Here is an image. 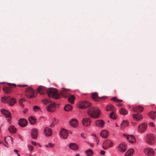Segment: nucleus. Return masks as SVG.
<instances>
[{
	"label": "nucleus",
	"mask_w": 156,
	"mask_h": 156,
	"mask_svg": "<svg viewBox=\"0 0 156 156\" xmlns=\"http://www.w3.org/2000/svg\"><path fill=\"white\" fill-rule=\"evenodd\" d=\"M46 91L49 97L58 99L59 97V95L57 94V90L55 88H50L47 90L45 87L41 86H39L37 88V92L41 94H44Z\"/></svg>",
	"instance_id": "nucleus-1"
},
{
	"label": "nucleus",
	"mask_w": 156,
	"mask_h": 156,
	"mask_svg": "<svg viewBox=\"0 0 156 156\" xmlns=\"http://www.w3.org/2000/svg\"><path fill=\"white\" fill-rule=\"evenodd\" d=\"M88 115L94 119H97L100 115L101 112L100 110L97 107H92L87 110Z\"/></svg>",
	"instance_id": "nucleus-2"
},
{
	"label": "nucleus",
	"mask_w": 156,
	"mask_h": 156,
	"mask_svg": "<svg viewBox=\"0 0 156 156\" xmlns=\"http://www.w3.org/2000/svg\"><path fill=\"white\" fill-rule=\"evenodd\" d=\"M145 140L146 143L150 145H153L156 142V138L154 134H149L146 136Z\"/></svg>",
	"instance_id": "nucleus-3"
},
{
	"label": "nucleus",
	"mask_w": 156,
	"mask_h": 156,
	"mask_svg": "<svg viewBox=\"0 0 156 156\" xmlns=\"http://www.w3.org/2000/svg\"><path fill=\"white\" fill-rule=\"evenodd\" d=\"M1 100L3 102L8 103L10 106L13 105L16 102L15 98L10 97H2Z\"/></svg>",
	"instance_id": "nucleus-4"
},
{
	"label": "nucleus",
	"mask_w": 156,
	"mask_h": 156,
	"mask_svg": "<svg viewBox=\"0 0 156 156\" xmlns=\"http://www.w3.org/2000/svg\"><path fill=\"white\" fill-rule=\"evenodd\" d=\"M91 105V104L88 101H82L79 103V107L81 109L86 108Z\"/></svg>",
	"instance_id": "nucleus-5"
},
{
	"label": "nucleus",
	"mask_w": 156,
	"mask_h": 156,
	"mask_svg": "<svg viewBox=\"0 0 156 156\" xmlns=\"http://www.w3.org/2000/svg\"><path fill=\"white\" fill-rule=\"evenodd\" d=\"M7 84L10 86L9 87L6 86H4L3 88V90L5 93L9 94L12 91V87H16V85L15 83H8Z\"/></svg>",
	"instance_id": "nucleus-6"
},
{
	"label": "nucleus",
	"mask_w": 156,
	"mask_h": 156,
	"mask_svg": "<svg viewBox=\"0 0 156 156\" xmlns=\"http://www.w3.org/2000/svg\"><path fill=\"white\" fill-rule=\"evenodd\" d=\"M34 91L30 87L27 88L26 90V95L29 98L34 97Z\"/></svg>",
	"instance_id": "nucleus-7"
},
{
	"label": "nucleus",
	"mask_w": 156,
	"mask_h": 156,
	"mask_svg": "<svg viewBox=\"0 0 156 156\" xmlns=\"http://www.w3.org/2000/svg\"><path fill=\"white\" fill-rule=\"evenodd\" d=\"M1 112L7 118V121L10 122L11 118V113L9 111L3 109H1Z\"/></svg>",
	"instance_id": "nucleus-8"
},
{
	"label": "nucleus",
	"mask_w": 156,
	"mask_h": 156,
	"mask_svg": "<svg viewBox=\"0 0 156 156\" xmlns=\"http://www.w3.org/2000/svg\"><path fill=\"white\" fill-rule=\"evenodd\" d=\"M147 129V125L145 123H143L138 126V130L140 133H143L146 131Z\"/></svg>",
	"instance_id": "nucleus-9"
},
{
	"label": "nucleus",
	"mask_w": 156,
	"mask_h": 156,
	"mask_svg": "<svg viewBox=\"0 0 156 156\" xmlns=\"http://www.w3.org/2000/svg\"><path fill=\"white\" fill-rule=\"evenodd\" d=\"M62 90L61 91L60 94L58 93V92H57V94L59 95V97L58 99L59 98L60 95H61L64 98H66L70 94L68 92V90L64 88H62Z\"/></svg>",
	"instance_id": "nucleus-10"
},
{
	"label": "nucleus",
	"mask_w": 156,
	"mask_h": 156,
	"mask_svg": "<svg viewBox=\"0 0 156 156\" xmlns=\"http://www.w3.org/2000/svg\"><path fill=\"white\" fill-rule=\"evenodd\" d=\"M118 150L122 152H124L127 149V145L125 143H121L118 147Z\"/></svg>",
	"instance_id": "nucleus-11"
},
{
	"label": "nucleus",
	"mask_w": 156,
	"mask_h": 156,
	"mask_svg": "<svg viewBox=\"0 0 156 156\" xmlns=\"http://www.w3.org/2000/svg\"><path fill=\"white\" fill-rule=\"evenodd\" d=\"M145 153L146 154L149 156H152L154 154V150L151 148H147L144 150Z\"/></svg>",
	"instance_id": "nucleus-12"
},
{
	"label": "nucleus",
	"mask_w": 156,
	"mask_h": 156,
	"mask_svg": "<svg viewBox=\"0 0 156 156\" xmlns=\"http://www.w3.org/2000/svg\"><path fill=\"white\" fill-rule=\"evenodd\" d=\"M56 104L54 103H51L47 107L48 111L50 112H54L55 110Z\"/></svg>",
	"instance_id": "nucleus-13"
},
{
	"label": "nucleus",
	"mask_w": 156,
	"mask_h": 156,
	"mask_svg": "<svg viewBox=\"0 0 156 156\" xmlns=\"http://www.w3.org/2000/svg\"><path fill=\"white\" fill-rule=\"evenodd\" d=\"M68 135V132L67 130L64 129H62L60 133V136L62 138L66 139Z\"/></svg>",
	"instance_id": "nucleus-14"
},
{
	"label": "nucleus",
	"mask_w": 156,
	"mask_h": 156,
	"mask_svg": "<svg viewBox=\"0 0 156 156\" xmlns=\"http://www.w3.org/2000/svg\"><path fill=\"white\" fill-rule=\"evenodd\" d=\"M124 136H126V139L130 143H134L136 142V139L134 136L132 135L126 136V134H123Z\"/></svg>",
	"instance_id": "nucleus-15"
},
{
	"label": "nucleus",
	"mask_w": 156,
	"mask_h": 156,
	"mask_svg": "<svg viewBox=\"0 0 156 156\" xmlns=\"http://www.w3.org/2000/svg\"><path fill=\"white\" fill-rule=\"evenodd\" d=\"M27 124V121L24 119H20L18 122L19 125L22 127L26 126Z\"/></svg>",
	"instance_id": "nucleus-16"
},
{
	"label": "nucleus",
	"mask_w": 156,
	"mask_h": 156,
	"mask_svg": "<svg viewBox=\"0 0 156 156\" xmlns=\"http://www.w3.org/2000/svg\"><path fill=\"white\" fill-rule=\"evenodd\" d=\"M44 133L47 136H49L52 134V130L51 129L47 127L44 129Z\"/></svg>",
	"instance_id": "nucleus-17"
},
{
	"label": "nucleus",
	"mask_w": 156,
	"mask_h": 156,
	"mask_svg": "<svg viewBox=\"0 0 156 156\" xmlns=\"http://www.w3.org/2000/svg\"><path fill=\"white\" fill-rule=\"evenodd\" d=\"M37 130L36 128L33 129L31 132V136L34 139H36L37 137Z\"/></svg>",
	"instance_id": "nucleus-18"
},
{
	"label": "nucleus",
	"mask_w": 156,
	"mask_h": 156,
	"mask_svg": "<svg viewBox=\"0 0 156 156\" xmlns=\"http://www.w3.org/2000/svg\"><path fill=\"white\" fill-rule=\"evenodd\" d=\"M92 98L95 101H98L101 98L103 99L105 98V97H99L98 96V93L96 92L93 93L92 94Z\"/></svg>",
	"instance_id": "nucleus-19"
},
{
	"label": "nucleus",
	"mask_w": 156,
	"mask_h": 156,
	"mask_svg": "<svg viewBox=\"0 0 156 156\" xmlns=\"http://www.w3.org/2000/svg\"><path fill=\"white\" fill-rule=\"evenodd\" d=\"M133 119L137 121H139L143 118V116L140 114L137 113L133 115Z\"/></svg>",
	"instance_id": "nucleus-20"
},
{
	"label": "nucleus",
	"mask_w": 156,
	"mask_h": 156,
	"mask_svg": "<svg viewBox=\"0 0 156 156\" xmlns=\"http://www.w3.org/2000/svg\"><path fill=\"white\" fill-rule=\"evenodd\" d=\"M95 124L97 126L102 128L105 125V122L102 120H98L95 121Z\"/></svg>",
	"instance_id": "nucleus-21"
},
{
	"label": "nucleus",
	"mask_w": 156,
	"mask_h": 156,
	"mask_svg": "<svg viewBox=\"0 0 156 156\" xmlns=\"http://www.w3.org/2000/svg\"><path fill=\"white\" fill-rule=\"evenodd\" d=\"M90 123L91 121L90 118H84L82 120V123L84 126H87L90 125Z\"/></svg>",
	"instance_id": "nucleus-22"
},
{
	"label": "nucleus",
	"mask_w": 156,
	"mask_h": 156,
	"mask_svg": "<svg viewBox=\"0 0 156 156\" xmlns=\"http://www.w3.org/2000/svg\"><path fill=\"white\" fill-rule=\"evenodd\" d=\"M144 108L141 106L135 107L132 108L133 111L136 112H141L143 111Z\"/></svg>",
	"instance_id": "nucleus-23"
},
{
	"label": "nucleus",
	"mask_w": 156,
	"mask_h": 156,
	"mask_svg": "<svg viewBox=\"0 0 156 156\" xmlns=\"http://www.w3.org/2000/svg\"><path fill=\"white\" fill-rule=\"evenodd\" d=\"M69 124L71 126L76 127L77 126V122L76 119H73L70 121Z\"/></svg>",
	"instance_id": "nucleus-24"
},
{
	"label": "nucleus",
	"mask_w": 156,
	"mask_h": 156,
	"mask_svg": "<svg viewBox=\"0 0 156 156\" xmlns=\"http://www.w3.org/2000/svg\"><path fill=\"white\" fill-rule=\"evenodd\" d=\"M108 132L107 130H103L100 133L101 136L103 138H106L108 136Z\"/></svg>",
	"instance_id": "nucleus-25"
},
{
	"label": "nucleus",
	"mask_w": 156,
	"mask_h": 156,
	"mask_svg": "<svg viewBox=\"0 0 156 156\" xmlns=\"http://www.w3.org/2000/svg\"><path fill=\"white\" fill-rule=\"evenodd\" d=\"M112 142L109 140H106L103 143V144L109 147H112Z\"/></svg>",
	"instance_id": "nucleus-26"
},
{
	"label": "nucleus",
	"mask_w": 156,
	"mask_h": 156,
	"mask_svg": "<svg viewBox=\"0 0 156 156\" xmlns=\"http://www.w3.org/2000/svg\"><path fill=\"white\" fill-rule=\"evenodd\" d=\"M150 118L152 120H154L156 118V113L154 111H151L148 113Z\"/></svg>",
	"instance_id": "nucleus-27"
},
{
	"label": "nucleus",
	"mask_w": 156,
	"mask_h": 156,
	"mask_svg": "<svg viewBox=\"0 0 156 156\" xmlns=\"http://www.w3.org/2000/svg\"><path fill=\"white\" fill-rule=\"evenodd\" d=\"M134 152V150L133 149H129L125 153V156H131Z\"/></svg>",
	"instance_id": "nucleus-28"
},
{
	"label": "nucleus",
	"mask_w": 156,
	"mask_h": 156,
	"mask_svg": "<svg viewBox=\"0 0 156 156\" xmlns=\"http://www.w3.org/2000/svg\"><path fill=\"white\" fill-rule=\"evenodd\" d=\"M106 109L107 111H112V112H114L115 109L114 107L111 105H107L106 107Z\"/></svg>",
	"instance_id": "nucleus-29"
},
{
	"label": "nucleus",
	"mask_w": 156,
	"mask_h": 156,
	"mask_svg": "<svg viewBox=\"0 0 156 156\" xmlns=\"http://www.w3.org/2000/svg\"><path fill=\"white\" fill-rule=\"evenodd\" d=\"M28 119L31 124H34L35 123L36 121V119L34 117L31 116L29 117Z\"/></svg>",
	"instance_id": "nucleus-30"
},
{
	"label": "nucleus",
	"mask_w": 156,
	"mask_h": 156,
	"mask_svg": "<svg viewBox=\"0 0 156 156\" xmlns=\"http://www.w3.org/2000/svg\"><path fill=\"white\" fill-rule=\"evenodd\" d=\"M8 129L11 133H16L17 130L16 128L13 125L10 126L8 128Z\"/></svg>",
	"instance_id": "nucleus-31"
},
{
	"label": "nucleus",
	"mask_w": 156,
	"mask_h": 156,
	"mask_svg": "<svg viewBox=\"0 0 156 156\" xmlns=\"http://www.w3.org/2000/svg\"><path fill=\"white\" fill-rule=\"evenodd\" d=\"M69 147L74 150H76L78 148L77 146L74 143H70L69 145Z\"/></svg>",
	"instance_id": "nucleus-32"
},
{
	"label": "nucleus",
	"mask_w": 156,
	"mask_h": 156,
	"mask_svg": "<svg viewBox=\"0 0 156 156\" xmlns=\"http://www.w3.org/2000/svg\"><path fill=\"white\" fill-rule=\"evenodd\" d=\"M119 113L121 115H126L127 114L128 111L124 108H121L119 110Z\"/></svg>",
	"instance_id": "nucleus-33"
},
{
	"label": "nucleus",
	"mask_w": 156,
	"mask_h": 156,
	"mask_svg": "<svg viewBox=\"0 0 156 156\" xmlns=\"http://www.w3.org/2000/svg\"><path fill=\"white\" fill-rule=\"evenodd\" d=\"M75 98L74 95H72L69 97L68 101L69 103L72 104H73L74 103V101Z\"/></svg>",
	"instance_id": "nucleus-34"
},
{
	"label": "nucleus",
	"mask_w": 156,
	"mask_h": 156,
	"mask_svg": "<svg viewBox=\"0 0 156 156\" xmlns=\"http://www.w3.org/2000/svg\"><path fill=\"white\" fill-rule=\"evenodd\" d=\"M72 107L71 105L68 104L66 105L64 108V110L66 111H69L72 109Z\"/></svg>",
	"instance_id": "nucleus-35"
},
{
	"label": "nucleus",
	"mask_w": 156,
	"mask_h": 156,
	"mask_svg": "<svg viewBox=\"0 0 156 156\" xmlns=\"http://www.w3.org/2000/svg\"><path fill=\"white\" fill-rule=\"evenodd\" d=\"M87 156H92L93 154V152L91 149H88L85 151Z\"/></svg>",
	"instance_id": "nucleus-36"
},
{
	"label": "nucleus",
	"mask_w": 156,
	"mask_h": 156,
	"mask_svg": "<svg viewBox=\"0 0 156 156\" xmlns=\"http://www.w3.org/2000/svg\"><path fill=\"white\" fill-rule=\"evenodd\" d=\"M128 125V122L127 121L124 120L123 121L121 124V128H123L126 126Z\"/></svg>",
	"instance_id": "nucleus-37"
},
{
	"label": "nucleus",
	"mask_w": 156,
	"mask_h": 156,
	"mask_svg": "<svg viewBox=\"0 0 156 156\" xmlns=\"http://www.w3.org/2000/svg\"><path fill=\"white\" fill-rule=\"evenodd\" d=\"M111 100L115 102L119 103L120 102H122V100H119L116 98V97H114L112 98Z\"/></svg>",
	"instance_id": "nucleus-38"
},
{
	"label": "nucleus",
	"mask_w": 156,
	"mask_h": 156,
	"mask_svg": "<svg viewBox=\"0 0 156 156\" xmlns=\"http://www.w3.org/2000/svg\"><path fill=\"white\" fill-rule=\"evenodd\" d=\"M110 117L113 119H116V117L115 114L114 112H113L110 114Z\"/></svg>",
	"instance_id": "nucleus-39"
},
{
	"label": "nucleus",
	"mask_w": 156,
	"mask_h": 156,
	"mask_svg": "<svg viewBox=\"0 0 156 156\" xmlns=\"http://www.w3.org/2000/svg\"><path fill=\"white\" fill-rule=\"evenodd\" d=\"M33 109L34 111L37 112L40 110V108L37 106H35L33 107Z\"/></svg>",
	"instance_id": "nucleus-40"
},
{
	"label": "nucleus",
	"mask_w": 156,
	"mask_h": 156,
	"mask_svg": "<svg viewBox=\"0 0 156 156\" xmlns=\"http://www.w3.org/2000/svg\"><path fill=\"white\" fill-rule=\"evenodd\" d=\"M28 147L29 151L30 152H32L34 150V147L30 144H28Z\"/></svg>",
	"instance_id": "nucleus-41"
},
{
	"label": "nucleus",
	"mask_w": 156,
	"mask_h": 156,
	"mask_svg": "<svg viewBox=\"0 0 156 156\" xmlns=\"http://www.w3.org/2000/svg\"><path fill=\"white\" fill-rule=\"evenodd\" d=\"M7 139L9 141H10L11 144H12L13 143V139L12 137L10 136H8L7 137Z\"/></svg>",
	"instance_id": "nucleus-42"
},
{
	"label": "nucleus",
	"mask_w": 156,
	"mask_h": 156,
	"mask_svg": "<svg viewBox=\"0 0 156 156\" xmlns=\"http://www.w3.org/2000/svg\"><path fill=\"white\" fill-rule=\"evenodd\" d=\"M55 144H52L51 143H49L48 145H46L45 146L47 147H49V146L51 147H53L54 146Z\"/></svg>",
	"instance_id": "nucleus-43"
},
{
	"label": "nucleus",
	"mask_w": 156,
	"mask_h": 156,
	"mask_svg": "<svg viewBox=\"0 0 156 156\" xmlns=\"http://www.w3.org/2000/svg\"><path fill=\"white\" fill-rule=\"evenodd\" d=\"M25 101V100L23 98H21L19 100V104L21 106H22L23 107V105L22 104V103L24 101Z\"/></svg>",
	"instance_id": "nucleus-44"
},
{
	"label": "nucleus",
	"mask_w": 156,
	"mask_h": 156,
	"mask_svg": "<svg viewBox=\"0 0 156 156\" xmlns=\"http://www.w3.org/2000/svg\"><path fill=\"white\" fill-rule=\"evenodd\" d=\"M17 86L19 87H24L28 86V85L25 84H18Z\"/></svg>",
	"instance_id": "nucleus-45"
},
{
	"label": "nucleus",
	"mask_w": 156,
	"mask_h": 156,
	"mask_svg": "<svg viewBox=\"0 0 156 156\" xmlns=\"http://www.w3.org/2000/svg\"><path fill=\"white\" fill-rule=\"evenodd\" d=\"M58 120H56L55 118H53V122L55 124H56L58 122Z\"/></svg>",
	"instance_id": "nucleus-46"
},
{
	"label": "nucleus",
	"mask_w": 156,
	"mask_h": 156,
	"mask_svg": "<svg viewBox=\"0 0 156 156\" xmlns=\"http://www.w3.org/2000/svg\"><path fill=\"white\" fill-rule=\"evenodd\" d=\"M81 137H82L84 138H86V134H84V133H82L81 134Z\"/></svg>",
	"instance_id": "nucleus-47"
},
{
	"label": "nucleus",
	"mask_w": 156,
	"mask_h": 156,
	"mask_svg": "<svg viewBox=\"0 0 156 156\" xmlns=\"http://www.w3.org/2000/svg\"><path fill=\"white\" fill-rule=\"evenodd\" d=\"M149 125L151 127H154V123L152 122H151L149 123Z\"/></svg>",
	"instance_id": "nucleus-48"
},
{
	"label": "nucleus",
	"mask_w": 156,
	"mask_h": 156,
	"mask_svg": "<svg viewBox=\"0 0 156 156\" xmlns=\"http://www.w3.org/2000/svg\"><path fill=\"white\" fill-rule=\"evenodd\" d=\"M105 152L102 150H101L100 151V154L101 155H104L105 154Z\"/></svg>",
	"instance_id": "nucleus-49"
},
{
	"label": "nucleus",
	"mask_w": 156,
	"mask_h": 156,
	"mask_svg": "<svg viewBox=\"0 0 156 156\" xmlns=\"http://www.w3.org/2000/svg\"><path fill=\"white\" fill-rule=\"evenodd\" d=\"M31 144L34 146H36L37 145V144L36 142H34V141H31Z\"/></svg>",
	"instance_id": "nucleus-50"
},
{
	"label": "nucleus",
	"mask_w": 156,
	"mask_h": 156,
	"mask_svg": "<svg viewBox=\"0 0 156 156\" xmlns=\"http://www.w3.org/2000/svg\"><path fill=\"white\" fill-rule=\"evenodd\" d=\"M103 147L104 150H106L109 148V147H108L106 146L104 144L103 146Z\"/></svg>",
	"instance_id": "nucleus-51"
},
{
	"label": "nucleus",
	"mask_w": 156,
	"mask_h": 156,
	"mask_svg": "<svg viewBox=\"0 0 156 156\" xmlns=\"http://www.w3.org/2000/svg\"><path fill=\"white\" fill-rule=\"evenodd\" d=\"M55 125V124H54V123H53L52 122V123H51L50 125V126L51 127H54V125Z\"/></svg>",
	"instance_id": "nucleus-52"
},
{
	"label": "nucleus",
	"mask_w": 156,
	"mask_h": 156,
	"mask_svg": "<svg viewBox=\"0 0 156 156\" xmlns=\"http://www.w3.org/2000/svg\"><path fill=\"white\" fill-rule=\"evenodd\" d=\"M49 102H51V101L49 100L48 99H46L45 101V103H48Z\"/></svg>",
	"instance_id": "nucleus-53"
},
{
	"label": "nucleus",
	"mask_w": 156,
	"mask_h": 156,
	"mask_svg": "<svg viewBox=\"0 0 156 156\" xmlns=\"http://www.w3.org/2000/svg\"><path fill=\"white\" fill-rule=\"evenodd\" d=\"M96 140L97 142V144H98L99 142V140L96 137Z\"/></svg>",
	"instance_id": "nucleus-54"
},
{
	"label": "nucleus",
	"mask_w": 156,
	"mask_h": 156,
	"mask_svg": "<svg viewBox=\"0 0 156 156\" xmlns=\"http://www.w3.org/2000/svg\"><path fill=\"white\" fill-rule=\"evenodd\" d=\"M27 110H28L27 109H25L23 111V112L24 114H25L27 112Z\"/></svg>",
	"instance_id": "nucleus-55"
},
{
	"label": "nucleus",
	"mask_w": 156,
	"mask_h": 156,
	"mask_svg": "<svg viewBox=\"0 0 156 156\" xmlns=\"http://www.w3.org/2000/svg\"><path fill=\"white\" fill-rule=\"evenodd\" d=\"M7 138V137H5L4 138V141H5V143L7 144H8V143H7V141L6 140V138Z\"/></svg>",
	"instance_id": "nucleus-56"
},
{
	"label": "nucleus",
	"mask_w": 156,
	"mask_h": 156,
	"mask_svg": "<svg viewBox=\"0 0 156 156\" xmlns=\"http://www.w3.org/2000/svg\"><path fill=\"white\" fill-rule=\"evenodd\" d=\"M122 104H118L117 105L119 107H120V106H122Z\"/></svg>",
	"instance_id": "nucleus-57"
},
{
	"label": "nucleus",
	"mask_w": 156,
	"mask_h": 156,
	"mask_svg": "<svg viewBox=\"0 0 156 156\" xmlns=\"http://www.w3.org/2000/svg\"><path fill=\"white\" fill-rule=\"evenodd\" d=\"M14 151L16 153H17V154L18 153V151L17 150H16V149H14Z\"/></svg>",
	"instance_id": "nucleus-58"
},
{
	"label": "nucleus",
	"mask_w": 156,
	"mask_h": 156,
	"mask_svg": "<svg viewBox=\"0 0 156 156\" xmlns=\"http://www.w3.org/2000/svg\"><path fill=\"white\" fill-rule=\"evenodd\" d=\"M90 145L91 147H94V145L93 144L90 143Z\"/></svg>",
	"instance_id": "nucleus-59"
},
{
	"label": "nucleus",
	"mask_w": 156,
	"mask_h": 156,
	"mask_svg": "<svg viewBox=\"0 0 156 156\" xmlns=\"http://www.w3.org/2000/svg\"><path fill=\"white\" fill-rule=\"evenodd\" d=\"M7 144H6V143H5V144H3V145H4V146L6 147H7Z\"/></svg>",
	"instance_id": "nucleus-60"
},
{
	"label": "nucleus",
	"mask_w": 156,
	"mask_h": 156,
	"mask_svg": "<svg viewBox=\"0 0 156 156\" xmlns=\"http://www.w3.org/2000/svg\"><path fill=\"white\" fill-rule=\"evenodd\" d=\"M37 144L40 147H41V146L39 144Z\"/></svg>",
	"instance_id": "nucleus-61"
},
{
	"label": "nucleus",
	"mask_w": 156,
	"mask_h": 156,
	"mask_svg": "<svg viewBox=\"0 0 156 156\" xmlns=\"http://www.w3.org/2000/svg\"><path fill=\"white\" fill-rule=\"evenodd\" d=\"M69 133L70 134L72 133V131H69Z\"/></svg>",
	"instance_id": "nucleus-62"
},
{
	"label": "nucleus",
	"mask_w": 156,
	"mask_h": 156,
	"mask_svg": "<svg viewBox=\"0 0 156 156\" xmlns=\"http://www.w3.org/2000/svg\"><path fill=\"white\" fill-rule=\"evenodd\" d=\"M115 126L116 127H119V126L116 124H115Z\"/></svg>",
	"instance_id": "nucleus-63"
},
{
	"label": "nucleus",
	"mask_w": 156,
	"mask_h": 156,
	"mask_svg": "<svg viewBox=\"0 0 156 156\" xmlns=\"http://www.w3.org/2000/svg\"><path fill=\"white\" fill-rule=\"evenodd\" d=\"M75 156H80L79 154H76Z\"/></svg>",
	"instance_id": "nucleus-64"
}]
</instances>
